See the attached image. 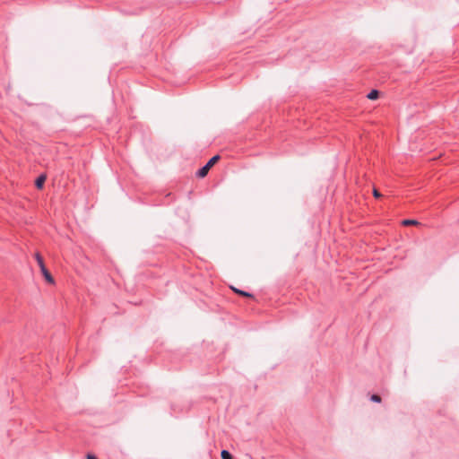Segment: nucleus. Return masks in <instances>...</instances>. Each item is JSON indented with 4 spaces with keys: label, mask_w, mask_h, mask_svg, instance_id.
I'll use <instances>...</instances> for the list:
<instances>
[{
    "label": "nucleus",
    "mask_w": 459,
    "mask_h": 459,
    "mask_svg": "<svg viewBox=\"0 0 459 459\" xmlns=\"http://www.w3.org/2000/svg\"><path fill=\"white\" fill-rule=\"evenodd\" d=\"M402 224L404 226H411V225H418L419 222L415 220L406 219L402 221Z\"/></svg>",
    "instance_id": "obj_7"
},
{
    "label": "nucleus",
    "mask_w": 459,
    "mask_h": 459,
    "mask_svg": "<svg viewBox=\"0 0 459 459\" xmlns=\"http://www.w3.org/2000/svg\"><path fill=\"white\" fill-rule=\"evenodd\" d=\"M46 180L45 175H40L35 181V186L37 188L40 189L43 187L44 182Z\"/></svg>",
    "instance_id": "obj_3"
},
{
    "label": "nucleus",
    "mask_w": 459,
    "mask_h": 459,
    "mask_svg": "<svg viewBox=\"0 0 459 459\" xmlns=\"http://www.w3.org/2000/svg\"><path fill=\"white\" fill-rule=\"evenodd\" d=\"M35 258L40 269L45 267L43 257L40 255L39 253L35 254Z\"/></svg>",
    "instance_id": "obj_4"
},
{
    "label": "nucleus",
    "mask_w": 459,
    "mask_h": 459,
    "mask_svg": "<svg viewBox=\"0 0 459 459\" xmlns=\"http://www.w3.org/2000/svg\"><path fill=\"white\" fill-rule=\"evenodd\" d=\"M379 96V91L377 90H372L368 94V99L369 100H377Z\"/></svg>",
    "instance_id": "obj_6"
},
{
    "label": "nucleus",
    "mask_w": 459,
    "mask_h": 459,
    "mask_svg": "<svg viewBox=\"0 0 459 459\" xmlns=\"http://www.w3.org/2000/svg\"><path fill=\"white\" fill-rule=\"evenodd\" d=\"M233 291L241 295V296H244V297H248V298H251L253 297V295L249 292H247L245 290H238L237 288H232Z\"/></svg>",
    "instance_id": "obj_5"
},
{
    "label": "nucleus",
    "mask_w": 459,
    "mask_h": 459,
    "mask_svg": "<svg viewBox=\"0 0 459 459\" xmlns=\"http://www.w3.org/2000/svg\"><path fill=\"white\" fill-rule=\"evenodd\" d=\"M220 160L219 155H215L212 157L208 162L203 166L198 171L196 172V176L199 178H204L207 174L209 169Z\"/></svg>",
    "instance_id": "obj_1"
},
{
    "label": "nucleus",
    "mask_w": 459,
    "mask_h": 459,
    "mask_svg": "<svg viewBox=\"0 0 459 459\" xmlns=\"http://www.w3.org/2000/svg\"><path fill=\"white\" fill-rule=\"evenodd\" d=\"M373 195L376 198H378L381 196V194L377 190V189H374L373 191Z\"/></svg>",
    "instance_id": "obj_10"
},
{
    "label": "nucleus",
    "mask_w": 459,
    "mask_h": 459,
    "mask_svg": "<svg viewBox=\"0 0 459 459\" xmlns=\"http://www.w3.org/2000/svg\"><path fill=\"white\" fill-rule=\"evenodd\" d=\"M45 280L49 283H54V278L52 277L51 273L48 272V270L45 267L40 269Z\"/></svg>",
    "instance_id": "obj_2"
},
{
    "label": "nucleus",
    "mask_w": 459,
    "mask_h": 459,
    "mask_svg": "<svg viewBox=\"0 0 459 459\" xmlns=\"http://www.w3.org/2000/svg\"><path fill=\"white\" fill-rule=\"evenodd\" d=\"M87 459H98L95 455L88 454Z\"/></svg>",
    "instance_id": "obj_11"
},
{
    "label": "nucleus",
    "mask_w": 459,
    "mask_h": 459,
    "mask_svg": "<svg viewBox=\"0 0 459 459\" xmlns=\"http://www.w3.org/2000/svg\"><path fill=\"white\" fill-rule=\"evenodd\" d=\"M370 400L374 403H380L381 402V397L377 394H372L371 397H370Z\"/></svg>",
    "instance_id": "obj_9"
},
{
    "label": "nucleus",
    "mask_w": 459,
    "mask_h": 459,
    "mask_svg": "<svg viewBox=\"0 0 459 459\" xmlns=\"http://www.w3.org/2000/svg\"><path fill=\"white\" fill-rule=\"evenodd\" d=\"M221 459H232L231 454L227 450L221 451Z\"/></svg>",
    "instance_id": "obj_8"
}]
</instances>
